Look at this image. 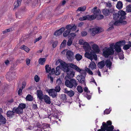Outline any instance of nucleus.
Segmentation results:
<instances>
[{"label":"nucleus","mask_w":131,"mask_h":131,"mask_svg":"<svg viewBox=\"0 0 131 131\" xmlns=\"http://www.w3.org/2000/svg\"><path fill=\"white\" fill-rule=\"evenodd\" d=\"M61 69L64 71L67 72V76L70 79L73 78L74 76L75 72L70 71L69 67L74 69L78 72H80L81 71V69L79 67L73 63L67 64L61 61Z\"/></svg>","instance_id":"obj_1"},{"label":"nucleus","mask_w":131,"mask_h":131,"mask_svg":"<svg viewBox=\"0 0 131 131\" xmlns=\"http://www.w3.org/2000/svg\"><path fill=\"white\" fill-rule=\"evenodd\" d=\"M65 84L66 86L70 88H75L78 84L77 81L73 79H70V80H66Z\"/></svg>","instance_id":"obj_2"},{"label":"nucleus","mask_w":131,"mask_h":131,"mask_svg":"<svg viewBox=\"0 0 131 131\" xmlns=\"http://www.w3.org/2000/svg\"><path fill=\"white\" fill-rule=\"evenodd\" d=\"M77 26L75 25H67L65 28L67 30L65 31L63 34V35L64 37H67L69 34L71 30L75 31L77 29Z\"/></svg>","instance_id":"obj_3"},{"label":"nucleus","mask_w":131,"mask_h":131,"mask_svg":"<svg viewBox=\"0 0 131 131\" xmlns=\"http://www.w3.org/2000/svg\"><path fill=\"white\" fill-rule=\"evenodd\" d=\"M103 54L106 58H107L109 55H112L114 54V51L111 49L107 47H105L102 50Z\"/></svg>","instance_id":"obj_4"},{"label":"nucleus","mask_w":131,"mask_h":131,"mask_svg":"<svg viewBox=\"0 0 131 131\" xmlns=\"http://www.w3.org/2000/svg\"><path fill=\"white\" fill-rule=\"evenodd\" d=\"M81 71L79 72H80L81 74L80 76H77L78 80L79 82L83 84L85 86V70H84L81 69Z\"/></svg>","instance_id":"obj_5"},{"label":"nucleus","mask_w":131,"mask_h":131,"mask_svg":"<svg viewBox=\"0 0 131 131\" xmlns=\"http://www.w3.org/2000/svg\"><path fill=\"white\" fill-rule=\"evenodd\" d=\"M103 29L100 27H95L90 29L91 34L93 36H94L96 34L100 33L103 31Z\"/></svg>","instance_id":"obj_6"},{"label":"nucleus","mask_w":131,"mask_h":131,"mask_svg":"<svg viewBox=\"0 0 131 131\" xmlns=\"http://www.w3.org/2000/svg\"><path fill=\"white\" fill-rule=\"evenodd\" d=\"M16 73L14 72L10 71L8 72L6 75L7 79L9 80H11L15 78Z\"/></svg>","instance_id":"obj_7"},{"label":"nucleus","mask_w":131,"mask_h":131,"mask_svg":"<svg viewBox=\"0 0 131 131\" xmlns=\"http://www.w3.org/2000/svg\"><path fill=\"white\" fill-rule=\"evenodd\" d=\"M46 91L48 93L50 96H51L53 98H55L57 96V92L54 89H48Z\"/></svg>","instance_id":"obj_8"},{"label":"nucleus","mask_w":131,"mask_h":131,"mask_svg":"<svg viewBox=\"0 0 131 131\" xmlns=\"http://www.w3.org/2000/svg\"><path fill=\"white\" fill-rule=\"evenodd\" d=\"M66 56L67 58L69 60H71L74 57V55L73 52L68 50L66 52Z\"/></svg>","instance_id":"obj_9"},{"label":"nucleus","mask_w":131,"mask_h":131,"mask_svg":"<svg viewBox=\"0 0 131 131\" xmlns=\"http://www.w3.org/2000/svg\"><path fill=\"white\" fill-rule=\"evenodd\" d=\"M102 125L104 127L105 130L107 131H113L114 127L113 126H108L105 122H103L102 123Z\"/></svg>","instance_id":"obj_10"},{"label":"nucleus","mask_w":131,"mask_h":131,"mask_svg":"<svg viewBox=\"0 0 131 131\" xmlns=\"http://www.w3.org/2000/svg\"><path fill=\"white\" fill-rule=\"evenodd\" d=\"M65 29L64 27L61 28L60 29L54 32V35L57 36H59L61 35L64 31Z\"/></svg>","instance_id":"obj_11"},{"label":"nucleus","mask_w":131,"mask_h":131,"mask_svg":"<svg viewBox=\"0 0 131 131\" xmlns=\"http://www.w3.org/2000/svg\"><path fill=\"white\" fill-rule=\"evenodd\" d=\"M37 97L40 100H41L43 99L44 95L42 92L41 90H38L37 91Z\"/></svg>","instance_id":"obj_12"},{"label":"nucleus","mask_w":131,"mask_h":131,"mask_svg":"<svg viewBox=\"0 0 131 131\" xmlns=\"http://www.w3.org/2000/svg\"><path fill=\"white\" fill-rule=\"evenodd\" d=\"M13 111H14L15 113L16 114H22L23 112L22 109L20 108L18 106L17 107H15L13 109Z\"/></svg>","instance_id":"obj_13"},{"label":"nucleus","mask_w":131,"mask_h":131,"mask_svg":"<svg viewBox=\"0 0 131 131\" xmlns=\"http://www.w3.org/2000/svg\"><path fill=\"white\" fill-rule=\"evenodd\" d=\"M93 51H91L90 53L86 52L84 54L85 57L86 58L90 59L91 61L92 60V56L94 53Z\"/></svg>","instance_id":"obj_14"},{"label":"nucleus","mask_w":131,"mask_h":131,"mask_svg":"<svg viewBox=\"0 0 131 131\" xmlns=\"http://www.w3.org/2000/svg\"><path fill=\"white\" fill-rule=\"evenodd\" d=\"M64 92L67 94L70 97L72 96L74 94V92L72 90H71L69 91L67 90V89H64Z\"/></svg>","instance_id":"obj_15"},{"label":"nucleus","mask_w":131,"mask_h":131,"mask_svg":"<svg viewBox=\"0 0 131 131\" xmlns=\"http://www.w3.org/2000/svg\"><path fill=\"white\" fill-rule=\"evenodd\" d=\"M118 14L120 16V19L123 20L125 19V15L126 14L125 12L122 10H120L118 12Z\"/></svg>","instance_id":"obj_16"},{"label":"nucleus","mask_w":131,"mask_h":131,"mask_svg":"<svg viewBox=\"0 0 131 131\" xmlns=\"http://www.w3.org/2000/svg\"><path fill=\"white\" fill-rule=\"evenodd\" d=\"M127 23V21H124L122 19H120L119 20H117L114 22V25L115 26H118L119 23H121L123 25L126 24Z\"/></svg>","instance_id":"obj_17"},{"label":"nucleus","mask_w":131,"mask_h":131,"mask_svg":"<svg viewBox=\"0 0 131 131\" xmlns=\"http://www.w3.org/2000/svg\"><path fill=\"white\" fill-rule=\"evenodd\" d=\"M45 102L48 104H50L51 103L50 99V97L47 95H45L43 97Z\"/></svg>","instance_id":"obj_18"},{"label":"nucleus","mask_w":131,"mask_h":131,"mask_svg":"<svg viewBox=\"0 0 131 131\" xmlns=\"http://www.w3.org/2000/svg\"><path fill=\"white\" fill-rule=\"evenodd\" d=\"M84 45L83 46V48L86 52L89 51L91 49V47L89 44L87 42H86Z\"/></svg>","instance_id":"obj_19"},{"label":"nucleus","mask_w":131,"mask_h":131,"mask_svg":"<svg viewBox=\"0 0 131 131\" xmlns=\"http://www.w3.org/2000/svg\"><path fill=\"white\" fill-rule=\"evenodd\" d=\"M15 112L12 110V111H8L6 115L9 118H12L15 115Z\"/></svg>","instance_id":"obj_20"},{"label":"nucleus","mask_w":131,"mask_h":131,"mask_svg":"<svg viewBox=\"0 0 131 131\" xmlns=\"http://www.w3.org/2000/svg\"><path fill=\"white\" fill-rule=\"evenodd\" d=\"M97 7H94L92 9L93 13V15L95 16H96V17L100 13L101 11L100 9H97Z\"/></svg>","instance_id":"obj_21"},{"label":"nucleus","mask_w":131,"mask_h":131,"mask_svg":"<svg viewBox=\"0 0 131 131\" xmlns=\"http://www.w3.org/2000/svg\"><path fill=\"white\" fill-rule=\"evenodd\" d=\"M6 121L5 118L0 113V125H3L5 124Z\"/></svg>","instance_id":"obj_22"},{"label":"nucleus","mask_w":131,"mask_h":131,"mask_svg":"<svg viewBox=\"0 0 131 131\" xmlns=\"http://www.w3.org/2000/svg\"><path fill=\"white\" fill-rule=\"evenodd\" d=\"M112 63L110 61V59L107 60L105 61V65L106 67L110 69L112 66Z\"/></svg>","instance_id":"obj_23"},{"label":"nucleus","mask_w":131,"mask_h":131,"mask_svg":"<svg viewBox=\"0 0 131 131\" xmlns=\"http://www.w3.org/2000/svg\"><path fill=\"white\" fill-rule=\"evenodd\" d=\"M92 48L94 51L96 52L99 53L100 51L98 46L95 43L92 45Z\"/></svg>","instance_id":"obj_24"},{"label":"nucleus","mask_w":131,"mask_h":131,"mask_svg":"<svg viewBox=\"0 0 131 131\" xmlns=\"http://www.w3.org/2000/svg\"><path fill=\"white\" fill-rule=\"evenodd\" d=\"M97 66L100 69L102 68L105 66V61L103 60L99 62Z\"/></svg>","instance_id":"obj_25"},{"label":"nucleus","mask_w":131,"mask_h":131,"mask_svg":"<svg viewBox=\"0 0 131 131\" xmlns=\"http://www.w3.org/2000/svg\"><path fill=\"white\" fill-rule=\"evenodd\" d=\"M126 43L125 41L124 40L117 42L115 44L118 46H119L121 47L124 45Z\"/></svg>","instance_id":"obj_26"},{"label":"nucleus","mask_w":131,"mask_h":131,"mask_svg":"<svg viewBox=\"0 0 131 131\" xmlns=\"http://www.w3.org/2000/svg\"><path fill=\"white\" fill-rule=\"evenodd\" d=\"M102 12L103 14L105 16H108L110 14L109 10L106 8L103 9Z\"/></svg>","instance_id":"obj_27"},{"label":"nucleus","mask_w":131,"mask_h":131,"mask_svg":"<svg viewBox=\"0 0 131 131\" xmlns=\"http://www.w3.org/2000/svg\"><path fill=\"white\" fill-rule=\"evenodd\" d=\"M22 1V0H17V1L15 2L14 3V9L17 8L19 6L21 5Z\"/></svg>","instance_id":"obj_28"},{"label":"nucleus","mask_w":131,"mask_h":131,"mask_svg":"<svg viewBox=\"0 0 131 131\" xmlns=\"http://www.w3.org/2000/svg\"><path fill=\"white\" fill-rule=\"evenodd\" d=\"M20 48L22 50H24L27 52H28L30 50L29 49L28 47L24 45H23L21 46Z\"/></svg>","instance_id":"obj_29"},{"label":"nucleus","mask_w":131,"mask_h":131,"mask_svg":"<svg viewBox=\"0 0 131 131\" xmlns=\"http://www.w3.org/2000/svg\"><path fill=\"white\" fill-rule=\"evenodd\" d=\"M123 4L121 1H119L118 2L116 5V7L119 9H121L123 7Z\"/></svg>","instance_id":"obj_30"},{"label":"nucleus","mask_w":131,"mask_h":131,"mask_svg":"<svg viewBox=\"0 0 131 131\" xmlns=\"http://www.w3.org/2000/svg\"><path fill=\"white\" fill-rule=\"evenodd\" d=\"M46 61V59L45 58H40L39 59L38 62L40 64L43 65L45 63Z\"/></svg>","instance_id":"obj_31"},{"label":"nucleus","mask_w":131,"mask_h":131,"mask_svg":"<svg viewBox=\"0 0 131 131\" xmlns=\"http://www.w3.org/2000/svg\"><path fill=\"white\" fill-rule=\"evenodd\" d=\"M96 65L95 63L93 61H92L89 66V67L92 69L95 68Z\"/></svg>","instance_id":"obj_32"},{"label":"nucleus","mask_w":131,"mask_h":131,"mask_svg":"<svg viewBox=\"0 0 131 131\" xmlns=\"http://www.w3.org/2000/svg\"><path fill=\"white\" fill-rule=\"evenodd\" d=\"M88 20H91L95 19L96 17V16H95L94 15H87Z\"/></svg>","instance_id":"obj_33"},{"label":"nucleus","mask_w":131,"mask_h":131,"mask_svg":"<svg viewBox=\"0 0 131 131\" xmlns=\"http://www.w3.org/2000/svg\"><path fill=\"white\" fill-rule=\"evenodd\" d=\"M115 51L117 53H119L121 51V47L116 44H115Z\"/></svg>","instance_id":"obj_34"},{"label":"nucleus","mask_w":131,"mask_h":131,"mask_svg":"<svg viewBox=\"0 0 131 131\" xmlns=\"http://www.w3.org/2000/svg\"><path fill=\"white\" fill-rule=\"evenodd\" d=\"M86 7L85 6H84L79 7L78 9L77 10V11H81L83 12L84 11L86 10Z\"/></svg>","instance_id":"obj_35"},{"label":"nucleus","mask_w":131,"mask_h":131,"mask_svg":"<svg viewBox=\"0 0 131 131\" xmlns=\"http://www.w3.org/2000/svg\"><path fill=\"white\" fill-rule=\"evenodd\" d=\"M26 99L27 101H32L33 100V97L31 95L28 94L27 96Z\"/></svg>","instance_id":"obj_36"},{"label":"nucleus","mask_w":131,"mask_h":131,"mask_svg":"<svg viewBox=\"0 0 131 131\" xmlns=\"http://www.w3.org/2000/svg\"><path fill=\"white\" fill-rule=\"evenodd\" d=\"M113 19L115 20H117L119 18V17H120V16L118 14V13H115V14H113Z\"/></svg>","instance_id":"obj_37"},{"label":"nucleus","mask_w":131,"mask_h":131,"mask_svg":"<svg viewBox=\"0 0 131 131\" xmlns=\"http://www.w3.org/2000/svg\"><path fill=\"white\" fill-rule=\"evenodd\" d=\"M75 58L77 61L80 60L82 58V56L79 54H77L75 56Z\"/></svg>","instance_id":"obj_38"},{"label":"nucleus","mask_w":131,"mask_h":131,"mask_svg":"<svg viewBox=\"0 0 131 131\" xmlns=\"http://www.w3.org/2000/svg\"><path fill=\"white\" fill-rule=\"evenodd\" d=\"M45 69L46 72L48 73H49L51 70V68L49 67V66L48 64H47L45 66Z\"/></svg>","instance_id":"obj_39"},{"label":"nucleus","mask_w":131,"mask_h":131,"mask_svg":"<svg viewBox=\"0 0 131 131\" xmlns=\"http://www.w3.org/2000/svg\"><path fill=\"white\" fill-rule=\"evenodd\" d=\"M61 98L64 102H65L67 99L66 95L65 94H62L61 95Z\"/></svg>","instance_id":"obj_40"},{"label":"nucleus","mask_w":131,"mask_h":131,"mask_svg":"<svg viewBox=\"0 0 131 131\" xmlns=\"http://www.w3.org/2000/svg\"><path fill=\"white\" fill-rule=\"evenodd\" d=\"M130 47H131V46L129 44H125L123 46V49L125 50H126L129 49Z\"/></svg>","instance_id":"obj_41"},{"label":"nucleus","mask_w":131,"mask_h":131,"mask_svg":"<svg viewBox=\"0 0 131 131\" xmlns=\"http://www.w3.org/2000/svg\"><path fill=\"white\" fill-rule=\"evenodd\" d=\"M26 106V105L25 104L23 103H20L19 104L18 106L20 108L22 109L23 111V109L25 108Z\"/></svg>","instance_id":"obj_42"},{"label":"nucleus","mask_w":131,"mask_h":131,"mask_svg":"<svg viewBox=\"0 0 131 131\" xmlns=\"http://www.w3.org/2000/svg\"><path fill=\"white\" fill-rule=\"evenodd\" d=\"M73 39L72 38H70L68 40L67 42V45L68 46H70L72 42Z\"/></svg>","instance_id":"obj_43"},{"label":"nucleus","mask_w":131,"mask_h":131,"mask_svg":"<svg viewBox=\"0 0 131 131\" xmlns=\"http://www.w3.org/2000/svg\"><path fill=\"white\" fill-rule=\"evenodd\" d=\"M126 12H131V5H128L126 7Z\"/></svg>","instance_id":"obj_44"},{"label":"nucleus","mask_w":131,"mask_h":131,"mask_svg":"<svg viewBox=\"0 0 131 131\" xmlns=\"http://www.w3.org/2000/svg\"><path fill=\"white\" fill-rule=\"evenodd\" d=\"M77 90L78 92L80 93H82L83 92V89L80 86H78L77 87Z\"/></svg>","instance_id":"obj_45"},{"label":"nucleus","mask_w":131,"mask_h":131,"mask_svg":"<svg viewBox=\"0 0 131 131\" xmlns=\"http://www.w3.org/2000/svg\"><path fill=\"white\" fill-rule=\"evenodd\" d=\"M67 41L66 40H64L61 44V47L62 48L64 47L66 45Z\"/></svg>","instance_id":"obj_46"},{"label":"nucleus","mask_w":131,"mask_h":131,"mask_svg":"<svg viewBox=\"0 0 131 131\" xmlns=\"http://www.w3.org/2000/svg\"><path fill=\"white\" fill-rule=\"evenodd\" d=\"M54 90H55L57 92H59L61 90L60 86L59 85H56Z\"/></svg>","instance_id":"obj_47"},{"label":"nucleus","mask_w":131,"mask_h":131,"mask_svg":"<svg viewBox=\"0 0 131 131\" xmlns=\"http://www.w3.org/2000/svg\"><path fill=\"white\" fill-rule=\"evenodd\" d=\"M87 15L86 16H83L82 17H80L79 18V20L81 21H83L86 19L88 20Z\"/></svg>","instance_id":"obj_48"},{"label":"nucleus","mask_w":131,"mask_h":131,"mask_svg":"<svg viewBox=\"0 0 131 131\" xmlns=\"http://www.w3.org/2000/svg\"><path fill=\"white\" fill-rule=\"evenodd\" d=\"M86 42H84V40L82 39H81L79 41V43L81 45H84Z\"/></svg>","instance_id":"obj_49"},{"label":"nucleus","mask_w":131,"mask_h":131,"mask_svg":"<svg viewBox=\"0 0 131 131\" xmlns=\"http://www.w3.org/2000/svg\"><path fill=\"white\" fill-rule=\"evenodd\" d=\"M118 57L120 59H123L124 57L123 53L122 52L118 54Z\"/></svg>","instance_id":"obj_50"},{"label":"nucleus","mask_w":131,"mask_h":131,"mask_svg":"<svg viewBox=\"0 0 131 131\" xmlns=\"http://www.w3.org/2000/svg\"><path fill=\"white\" fill-rule=\"evenodd\" d=\"M115 45H114V43H112V44L110 45V47H108V48L111 49H113V50H114V48H115Z\"/></svg>","instance_id":"obj_51"},{"label":"nucleus","mask_w":131,"mask_h":131,"mask_svg":"<svg viewBox=\"0 0 131 131\" xmlns=\"http://www.w3.org/2000/svg\"><path fill=\"white\" fill-rule=\"evenodd\" d=\"M92 56V60L93 58L95 60H96L97 59V55L95 54V53L94 52Z\"/></svg>","instance_id":"obj_52"},{"label":"nucleus","mask_w":131,"mask_h":131,"mask_svg":"<svg viewBox=\"0 0 131 131\" xmlns=\"http://www.w3.org/2000/svg\"><path fill=\"white\" fill-rule=\"evenodd\" d=\"M34 79L35 81L37 82L39 81L40 79L37 75H36Z\"/></svg>","instance_id":"obj_53"},{"label":"nucleus","mask_w":131,"mask_h":131,"mask_svg":"<svg viewBox=\"0 0 131 131\" xmlns=\"http://www.w3.org/2000/svg\"><path fill=\"white\" fill-rule=\"evenodd\" d=\"M97 17L98 20H100L103 19L104 17V16L103 15L101 14L99 15L98 14Z\"/></svg>","instance_id":"obj_54"},{"label":"nucleus","mask_w":131,"mask_h":131,"mask_svg":"<svg viewBox=\"0 0 131 131\" xmlns=\"http://www.w3.org/2000/svg\"><path fill=\"white\" fill-rule=\"evenodd\" d=\"M58 43V42L57 41H56L53 42L52 44V47L54 48L56 47Z\"/></svg>","instance_id":"obj_55"},{"label":"nucleus","mask_w":131,"mask_h":131,"mask_svg":"<svg viewBox=\"0 0 131 131\" xmlns=\"http://www.w3.org/2000/svg\"><path fill=\"white\" fill-rule=\"evenodd\" d=\"M106 6L109 8L112 7V5L110 2H108L106 3Z\"/></svg>","instance_id":"obj_56"},{"label":"nucleus","mask_w":131,"mask_h":131,"mask_svg":"<svg viewBox=\"0 0 131 131\" xmlns=\"http://www.w3.org/2000/svg\"><path fill=\"white\" fill-rule=\"evenodd\" d=\"M76 36L75 33H71L69 34V36L70 37V38H72V39L73 40V37Z\"/></svg>","instance_id":"obj_57"},{"label":"nucleus","mask_w":131,"mask_h":131,"mask_svg":"<svg viewBox=\"0 0 131 131\" xmlns=\"http://www.w3.org/2000/svg\"><path fill=\"white\" fill-rule=\"evenodd\" d=\"M110 111L108 109H106L104 112V114H108L110 113Z\"/></svg>","instance_id":"obj_58"},{"label":"nucleus","mask_w":131,"mask_h":131,"mask_svg":"<svg viewBox=\"0 0 131 131\" xmlns=\"http://www.w3.org/2000/svg\"><path fill=\"white\" fill-rule=\"evenodd\" d=\"M40 0H35L34 1V3H33V5H34L35 6L36 4H38V3L40 2Z\"/></svg>","instance_id":"obj_59"},{"label":"nucleus","mask_w":131,"mask_h":131,"mask_svg":"<svg viewBox=\"0 0 131 131\" xmlns=\"http://www.w3.org/2000/svg\"><path fill=\"white\" fill-rule=\"evenodd\" d=\"M84 91L87 93H89L90 92V91H89L88 88L87 87H85L83 88Z\"/></svg>","instance_id":"obj_60"},{"label":"nucleus","mask_w":131,"mask_h":131,"mask_svg":"<svg viewBox=\"0 0 131 131\" xmlns=\"http://www.w3.org/2000/svg\"><path fill=\"white\" fill-rule=\"evenodd\" d=\"M60 63H61V62H60ZM61 69V64L57 66L56 68V71H59L60 70V69Z\"/></svg>","instance_id":"obj_61"},{"label":"nucleus","mask_w":131,"mask_h":131,"mask_svg":"<svg viewBox=\"0 0 131 131\" xmlns=\"http://www.w3.org/2000/svg\"><path fill=\"white\" fill-rule=\"evenodd\" d=\"M98 131H105V130L104 127L102 125L101 126V129H98Z\"/></svg>","instance_id":"obj_62"},{"label":"nucleus","mask_w":131,"mask_h":131,"mask_svg":"<svg viewBox=\"0 0 131 131\" xmlns=\"http://www.w3.org/2000/svg\"><path fill=\"white\" fill-rule=\"evenodd\" d=\"M87 32L85 31H82L81 32V35L82 36H85L87 35Z\"/></svg>","instance_id":"obj_63"},{"label":"nucleus","mask_w":131,"mask_h":131,"mask_svg":"<svg viewBox=\"0 0 131 131\" xmlns=\"http://www.w3.org/2000/svg\"><path fill=\"white\" fill-rule=\"evenodd\" d=\"M23 89L21 88H20L18 92V93L19 95H20L21 94V92Z\"/></svg>","instance_id":"obj_64"}]
</instances>
